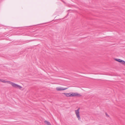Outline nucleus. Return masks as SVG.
Listing matches in <instances>:
<instances>
[{
  "instance_id": "1",
  "label": "nucleus",
  "mask_w": 125,
  "mask_h": 125,
  "mask_svg": "<svg viewBox=\"0 0 125 125\" xmlns=\"http://www.w3.org/2000/svg\"><path fill=\"white\" fill-rule=\"evenodd\" d=\"M6 83L11 84L14 87L19 89H21L22 88L21 86L10 81H7Z\"/></svg>"
},
{
  "instance_id": "2",
  "label": "nucleus",
  "mask_w": 125,
  "mask_h": 125,
  "mask_svg": "<svg viewBox=\"0 0 125 125\" xmlns=\"http://www.w3.org/2000/svg\"><path fill=\"white\" fill-rule=\"evenodd\" d=\"M6 83L11 84L14 87L19 89H21L22 88L21 86L10 81H7Z\"/></svg>"
},
{
  "instance_id": "3",
  "label": "nucleus",
  "mask_w": 125,
  "mask_h": 125,
  "mask_svg": "<svg viewBox=\"0 0 125 125\" xmlns=\"http://www.w3.org/2000/svg\"><path fill=\"white\" fill-rule=\"evenodd\" d=\"M71 96H78L80 97L81 96V95L77 93H71Z\"/></svg>"
},
{
  "instance_id": "4",
  "label": "nucleus",
  "mask_w": 125,
  "mask_h": 125,
  "mask_svg": "<svg viewBox=\"0 0 125 125\" xmlns=\"http://www.w3.org/2000/svg\"><path fill=\"white\" fill-rule=\"evenodd\" d=\"M115 60L121 63L122 64L125 65V61L123 60L117 59H115Z\"/></svg>"
},
{
  "instance_id": "5",
  "label": "nucleus",
  "mask_w": 125,
  "mask_h": 125,
  "mask_svg": "<svg viewBox=\"0 0 125 125\" xmlns=\"http://www.w3.org/2000/svg\"><path fill=\"white\" fill-rule=\"evenodd\" d=\"M67 88H60V87H57L56 88V90L58 91H60L62 90H64L67 89Z\"/></svg>"
},
{
  "instance_id": "6",
  "label": "nucleus",
  "mask_w": 125,
  "mask_h": 125,
  "mask_svg": "<svg viewBox=\"0 0 125 125\" xmlns=\"http://www.w3.org/2000/svg\"><path fill=\"white\" fill-rule=\"evenodd\" d=\"M79 108H78L77 110H75V114L77 117H80L79 115Z\"/></svg>"
},
{
  "instance_id": "7",
  "label": "nucleus",
  "mask_w": 125,
  "mask_h": 125,
  "mask_svg": "<svg viewBox=\"0 0 125 125\" xmlns=\"http://www.w3.org/2000/svg\"><path fill=\"white\" fill-rule=\"evenodd\" d=\"M63 94L64 95H65L67 97H70L71 96V93H63Z\"/></svg>"
},
{
  "instance_id": "8",
  "label": "nucleus",
  "mask_w": 125,
  "mask_h": 125,
  "mask_svg": "<svg viewBox=\"0 0 125 125\" xmlns=\"http://www.w3.org/2000/svg\"><path fill=\"white\" fill-rule=\"evenodd\" d=\"M44 123L47 125H51V124L49 122H48L46 120H45L44 121Z\"/></svg>"
},
{
  "instance_id": "9",
  "label": "nucleus",
  "mask_w": 125,
  "mask_h": 125,
  "mask_svg": "<svg viewBox=\"0 0 125 125\" xmlns=\"http://www.w3.org/2000/svg\"><path fill=\"white\" fill-rule=\"evenodd\" d=\"M0 82L4 83H6L7 82V81H5V80L2 79H0Z\"/></svg>"
},
{
  "instance_id": "10",
  "label": "nucleus",
  "mask_w": 125,
  "mask_h": 125,
  "mask_svg": "<svg viewBox=\"0 0 125 125\" xmlns=\"http://www.w3.org/2000/svg\"><path fill=\"white\" fill-rule=\"evenodd\" d=\"M105 115H106V116L107 117H109V115L107 114V113H105Z\"/></svg>"
},
{
  "instance_id": "11",
  "label": "nucleus",
  "mask_w": 125,
  "mask_h": 125,
  "mask_svg": "<svg viewBox=\"0 0 125 125\" xmlns=\"http://www.w3.org/2000/svg\"><path fill=\"white\" fill-rule=\"evenodd\" d=\"M78 118V119L80 121V119H81V118Z\"/></svg>"
}]
</instances>
